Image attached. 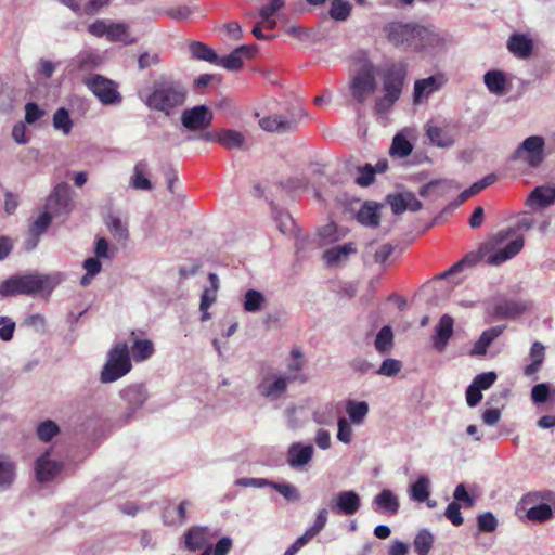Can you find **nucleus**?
Wrapping results in <instances>:
<instances>
[{
  "label": "nucleus",
  "mask_w": 555,
  "mask_h": 555,
  "mask_svg": "<svg viewBox=\"0 0 555 555\" xmlns=\"http://www.w3.org/2000/svg\"><path fill=\"white\" fill-rule=\"evenodd\" d=\"M75 67L82 72L98 68L102 64V57L90 51H82L74 59Z\"/></svg>",
  "instance_id": "38"
},
{
  "label": "nucleus",
  "mask_w": 555,
  "mask_h": 555,
  "mask_svg": "<svg viewBox=\"0 0 555 555\" xmlns=\"http://www.w3.org/2000/svg\"><path fill=\"white\" fill-rule=\"evenodd\" d=\"M405 76L406 68L404 64H395L387 69L383 79L384 95L378 98L375 103V111L378 114L388 112L399 100Z\"/></svg>",
  "instance_id": "5"
},
{
  "label": "nucleus",
  "mask_w": 555,
  "mask_h": 555,
  "mask_svg": "<svg viewBox=\"0 0 555 555\" xmlns=\"http://www.w3.org/2000/svg\"><path fill=\"white\" fill-rule=\"evenodd\" d=\"M434 545V535L428 529H422L415 535L413 547L417 555H428Z\"/></svg>",
  "instance_id": "41"
},
{
  "label": "nucleus",
  "mask_w": 555,
  "mask_h": 555,
  "mask_svg": "<svg viewBox=\"0 0 555 555\" xmlns=\"http://www.w3.org/2000/svg\"><path fill=\"white\" fill-rule=\"evenodd\" d=\"M346 412L350 423L361 425L369 414V404L365 401L349 400L346 404Z\"/></svg>",
  "instance_id": "35"
},
{
  "label": "nucleus",
  "mask_w": 555,
  "mask_h": 555,
  "mask_svg": "<svg viewBox=\"0 0 555 555\" xmlns=\"http://www.w3.org/2000/svg\"><path fill=\"white\" fill-rule=\"evenodd\" d=\"M379 206L373 202H366L358 212V221L366 227L375 228L379 224Z\"/></svg>",
  "instance_id": "32"
},
{
  "label": "nucleus",
  "mask_w": 555,
  "mask_h": 555,
  "mask_svg": "<svg viewBox=\"0 0 555 555\" xmlns=\"http://www.w3.org/2000/svg\"><path fill=\"white\" fill-rule=\"evenodd\" d=\"M250 56L251 48L248 46H241L229 55L219 57V62L216 65H221L228 70H236L243 66V59H249Z\"/></svg>",
  "instance_id": "26"
},
{
  "label": "nucleus",
  "mask_w": 555,
  "mask_h": 555,
  "mask_svg": "<svg viewBox=\"0 0 555 555\" xmlns=\"http://www.w3.org/2000/svg\"><path fill=\"white\" fill-rule=\"evenodd\" d=\"M275 491H278L283 498L291 502H297L300 499V494L298 489L291 483H280L270 481V486Z\"/></svg>",
  "instance_id": "50"
},
{
  "label": "nucleus",
  "mask_w": 555,
  "mask_h": 555,
  "mask_svg": "<svg viewBox=\"0 0 555 555\" xmlns=\"http://www.w3.org/2000/svg\"><path fill=\"white\" fill-rule=\"evenodd\" d=\"M352 75L349 89L358 103H364L376 90V68L364 51H358L352 56Z\"/></svg>",
  "instance_id": "4"
},
{
  "label": "nucleus",
  "mask_w": 555,
  "mask_h": 555,
  "mask_svg": "<svg viewBox=\"0 0 555 555\" xmlns=\"http://www.w3.org/2000/svg\"><path fill=\"white\" fill-rule=\"evenodd\" d=\"M131 370L129 350L126 344L116 345L108 353V360L101 372L103 383H113Z\"/></svg>",
  "instance_id": "7"
},
{
  "label": "nucleus",
  "mask_w": 555,
  "mask_h": 555,
  "mask_svg": "<svg viewBox=\"0 0 555 555\" xmlns=\"http://www.w3.org/2000/svg\"><path fill=\"white\" fill-rule=\"evenodd\" d=\"M60 428L53 421H44L37 427V435L42 441H50L57 433Z\"/></svg>",
  "instance_id": "52"
},
{
  "label": "nucleus",
  "mask_w": 555,
  "mask_h": 555,
  "mask_svg": "<svg viewBox=\"0 0 555 555\" xmlns=\"http://www.w3.org/2000/svg\"><path fill=\"white\" fill-rule=\"evenodd\" d=\"M218 142L229 150L243 149L245 137L236 130L227 129L218 134Z\"/></svg>",
  "instance_id": "40"
},
{
  "label": "nucleus",
  "mask_w": 555,
  "mask_h": 555,
  "mask_svg": "<svg viewBox=\"0 0 555 555\" xmlns=\"http://www.w3.org/2000/svg\"><path fill=\"white\" fill-rule=\"evenodd\" d=\"M15 331V322L8 317H0V339L9 341L12 339Z\"/></svg>",
  "instance_id": "61"
},
{
  "label": "nucleus",
  "mask_w": 555,
  "mask_h": 555,
  "mask_svg": "<svg viewBox=\"0 0 555 555\" xmlns=\"http://www.w3.org/2000/svg\"><path fill=\"white\" fill-rule=\"evenodd\" d=\"M53 127L56 130L62 131L64 134H68L72 131L73 121L66 108L60 107L56 109L53 115Z\"/></svg>",
  "instance_id": "47"
},
{
  "label": "nucleus",
  "mask_w": 555,
  "mask_h": 555,
  "mask_svg": "<svg viewBox=\"0 0 555 555\" xmlns=\"http://www.w3.org/2000/svg\"><path fill=\"white\" fill-rule=\"evenodd\" d=\"M425 130L430 143L438 147L446 149L451 147L454 144L453 135L438 126L428 122L425 126Z\"/></svg>",
  "instance_id": "28"
},
{
  "label": "nucleus",
  "mask_w": 555,
  "mask_h": 555,
  "mask_svg": "<svg viewBox=\"0 0 555 555\" xmlns=\"http://www.w3.org/2000/svg\"><path fill=\"white\" fill-rule=\"evenodd\" d=\"M405 191L396 194H389L387 196V203L390 205L395 215H400L405 211Z\"/></svg>",
  "instance_id": "57"
},
{
  "label": "nucleus",
  "mask_w": 555,
  "mask_h": 555,
  "mask_svg": "<svg viewBox=\"0 0 555 555\" xmlns=\"http://www.w3.org/2000/svg\"><path fill=\"white\" fill-rule=\"evenodd\" d=\"M461 506L456 502L450 503L444 512V516L454 525L461 526L464 521V518L461 514Z\"/></svg>",
  "instance_id": "63"
},
{
  "label": "nucleus",
  "mask_w": 555,
  "mask_h": 555,
  "mask_svg": "<svg viewBox=\"0 0 555 555\" xmlns=\"http://www.w3.org/2000/svg\"><path fill=\"white\" fill-rule=\"evenodd\" d=\"M61 281V273L52 275L40 273L14 275L0 284V294L3 297H9L34 295L43 291L51 292Z\"/></svg>",
  "instance_id": "3"
},
{
  "label": "nucleus",
  "mask_w": 555,
  "mask_h": 555,
  "mask_svg": "<svg viewBox=\"0 0 555 555\" xmlns=\"http://www.w3.org/2000/svg\"><path fill=\"white\" fill-rule=\"evenodd\" d=\"M545 158V140L541 135L526 138L513 152L511 159L521 162L530 168H538Z\"/></svg>",
  "instance_id": "8"
},
{
  "label": "nucleus",
  "mask_w": 555,
  "mask_h": 555,
  "mask_svg": "<svg viewBox=\"0 0 555 555\" xmlns=\"http://www.w3.org/2000/svg\"><path fill=\"white\" fill-rule=\"evenodd\" d=\"M531 399L534 403H545L548 400L555 402V388H552L550 384L541 383L533 386L531 390Z\"/></svg>",
  "instance_id": "44"
},
{
  "label": "nucleus",
  "mask_w": 555,
  "mask_h": 555,
  "mask_svg": "<svg viewBox=\"0 0 555 555\" xmlns=\"http://www.w3.org/2000/svg\"><path fill=\"white\" fill-rule=\"evenodd\" d=\"M106 225L116 240L125 241L128 238V229L118 217L109 215Z\"/></svg>",
  "instance_id": "49"
},
{
  "label": "nucleus",
  "mask_w": 555,
  "mask_h": 555,
  "mask_svg": "<svg viewBox=\"0 0 555 555\" xmlns=\"http://www.w3.org/2000/svg\"><path fill=\"white\" fill-rule=\"evenodd\" d=\"M357 251L356 244L350 242L344 245L334 246L323 253V259L328 267H338L345 263L351 254Z\"/></svg>",
  "instance_id": "23"
},
{
  "label": "nucleus",
  "mask_w": 555,
  "mask_h": 555,
  "mask_svg": "<svg viewBox=\"0 0 555 555\" xmlns=\"http://www.w3.org/2000/svg\"><path fill=\"white\" fill-rule=\"evenodd\" d=\"M267 301V297L262 292L248 289L242 298V306L244 311L248 313H258L266 307Z\"/></svg>",
  "instance_id": "29"
},
{
  "label": "nucleus",
  "mask_w": 555,
  "mask_h": 555,
  "mask_svg": "<svg viewBox=\"0 0 555 555\" xmlns=\"http://www.w3.org/2000/svg\"><path fill=\"white\" fill-rule=\"evenodd\" d=\"M555 203V185H540L529 194L526 205L530 208H546Z\"/></svg>",
  "instance_id": "18"
},
{
  "label": "nucleus",
  "mask_w": 555,
  "mask_h": 555,
  "mask_svg": "<svg viewBox=\"0 0 555 555\" xmlns=\"http://www.w3.org/2000/svg\"><path fill=\"white\" fill-rule=\"evenodd\" d=\"M129 185L139 191H152L153 184L149 178V164L146 160H139L130 176Z\"/></svg>",
  "instance_id": "24"
},
{
  "label": "nucleus",
  "mask_w": 555,
  "mask_h": 555,
  "mask_svg": "<svg viewBox=\"0 0 555 555\" xmlns=\"http://www.w3.org/2000/svg\"><path fill=\"white\" fill-rule=\"evenodd\" d=\"M506 47L508 51L519 60H527L533 52V41L525 34L515 33L511 35Z\"/></svg>",
  "instance_id": "19"
},
{
  "label": "nucleus",
  "mask_w": 555,
  "mask_h": 555,
  "mask_svg": "<svg viewBox=\"0 0 555 555\" xmlns=\"http://www.w3.org/2000/svg\"><path fill=\"white\" fill-rule=\"evenodd\" d=\"M529 356L531 359V363L528 364L524 370V373L526 376H532L540 371L541 365L545 358L544 346L539 341L533 343L531 346Z\"/></svg>",
  "instance_id": "33"
},
{
  "label": "nucleus",
  "mask_w": 555,
  "mask_h": 555,
  "mask_svg": "<svg viewBox=\"0 0 555 555\" xmlns=\"http://www.w3.org/2000/svg\"><path fill=\"white\" fill-rule=\"evenodd\" d=\"M535 221L532 217H530L527 212H522L517 219L514 227H509L505 230L498 232L492 236V247H496L498 245H502L505 241L516 234L518 231H529L533 228Z\"/></svg>",
  "instance_id": "20"
},
{
  "label": "nucleus",
  "mask_w": 555,
  "mask_h": 555,
  "mask_svg": "<svg viewBox=\"0 0 555 555\" xmlns=\"http://www.w3.org/2000/svg\"><path fill=\"white\" fill-rule=\"evenodd\" d=\"M109 42H120L124 46H130L137 42V39L131 36L129 25L126 23H111L107 36Z\"/></svg>",
  "instance_id": "30"
},
{
  "label": "nucleus",
  "mask_w": 555,
  "mask_h": 555,
  "mask_svg": "<svg viewBox=\"0 0 555 555\" xmlns=\"http://www.w3.org/2000/svg\"><path fill=\"white\" fill-rule=\"evenodd\" d=\"M526 516L531 521L543 522L553 516L552 507L546 503L531 506L527 509Z\"/></svg>",
  "instance_id": "46"
},
{
  "label": "nucleus",
  "mask_w": 555,
  "mask_h": 555,
  "mask_svg": "<svg viewBox=\"0 0 555 555\" xmlns=\"http://www.w3.org/2000/svg\"><path fill=\"white\" fill-rule=\"evenodd\" d=\"M189 50L193 59L206 61L215 65L219 62V56L217 53L207 44L201 41H192L190 43Z\"/></svg>",
  "instance_id": "34"
},
{
  "label": "nucleus",
  "mask_w": 555,
  "mask_h": 555,
  "mask_svg": "<svg viewBox=\"0 0 555 555\" xmlns=\"http://www.w3.org/2000/svg\"><path fill=\"white\" fill-rule=\"evenodd\" d=\"M134 361L141 362L149 359L154 353V347L151 340L137 339L131 348Z\"/></svg>",
  "instance_id": "45"
},
{
  "label": "nucleus",
  "mask_w": 555,
  "mask_h": 555,
  "mask_svg": "<svg viewBox=\"0 0 555 555\" xmlns=\"http://www.w3.org/2000/svg\"><path fill=\"white\" fill-rule=\"evenodd\" d=\"M82 82L102 105H119L122 102L118 83L109 78L100 74H90L82 79Z\"/></svg>",
  "instance_id": "6"
},
{
  "label": "nucleus",
  "mask_w": 555,
  "mask_h": 555,
  "mask_svg": "<svg viewBox=\"0 0 555 555\" xmlns=\"http://www.w3.org/2000/svg\"><path fill=\"white\" fill-rule=\"evenodd\" d=\"M526 307L524 304L516 301H507L501 306H499V313L504 318H515L516 315L522 313Z\"/></svg>",
  "instance_id": "56"
},
{
  "label": "nucleus",
  "mask_w": 555,
  "mask_h": 555,
  "mask_svg": "<svg viewBox=\"0 0 555 555\" xmlns=\"http://www.w3.org/2000/svg\"><path fill=\"white\" fill-rule=\"evenodd\" d=\"M477 526L480 531L493 532L498 527V520L491 512H486L477 516Z\"/></svg>",
  "instance_id": "55"
},
{
  "label": "nucleus",
  "mask_w": 555,
  "mask_h": 555,
  "mask_svg": "<svg viewBox=\"0 0 555 555\" xmlns=\"http://www.w3.org/2000/svg\"><path fill=\"white\" fill-rule=\"evenodd\" d=\"M214 114L206 105H197L190 109L183 111L181 115V124L191 131H201L210 127Z\"/></svg>",
  "instance_id": "11"
},
{
  "label": "nucleus",
  "mask_w": 555,
  "mask_h": 555,
  "mask_svg": "<svg viewBox=\"0 0 555 555\" xmlns=\"http://www.w3.org/2000/svg\"><path fill=\"white\" fill-rule=\"evenodd\" d=\"M385 31L391 43L409 51L435 55L444 49V39L433 25L392 22Z\"/></svg>",
  "instance_id": "1"
},
{
  "label": "nucleus",
  "mask_w": 555,
  "mask_h": 555,
  "mask_svg": "<svg viewBox=\"0 0 555 555\" xmlns=\"http://www.w3.org/2000/svg\"><path fill=\"white\" fill-rule=\"evenodd\" d=\"M337 439L346 444L350 443L353 436L350 423L345 417H340L337 422Z\"/></svg>",
  "instance_id": "59"
},
{
  "label": "nucleus",
  "mask_w": 555,
  "mask_h": 555,
  "mask_svg": "<svg viewBox=\"0 0 555 555\" xmlns=\"http://www.w3.org/2000/svg\"><path fill=\"white\" fill-rule=\"evenodd\" d=\"M289 382L291 379L287 376L269 372L262 376L257 385V391L261 397L274 401L285 395Z\"/></svg>",
  "instance_id": "10"
},
{
  "label": "nucleus",
  "mask_w": 555,
  "mask_h": 555,
  "mask_svg": "<svg viewBox=\"0 0 555 555\" xmlns=\"http://www.w3.org/2000/svg\"><path fill=\"white\" fill-rule=\"evenodd\" d=\"M375 349L379 354H388L393 348V333L389 325L383 326L374 341Z\"/></svg>",
  "instance_id": "37"
},
{
  "label": "nucleus",
  "mask_w": 555,
  "mask_h": 555,
  "mask_svg": "<svg viewBox=\"0 0 555 555\" xmlns=\"http://www.w3.org/2000/svg\"><path fill=\"white\" fill-rule=\"evenodd\" d=\"M285 5L284 0H269V3L262 5L259 10V15L263 21H269L273 14L283 9Z\"/></svg>",
  "instance_id": "60"
},
{
  "label": "nucleus",
  "mask_w": 555,
  "mask_h": 555,
  "mask_svg": "<svg viewBox=\"0 0 555 555\" xmlns=\"http://www.w3.org/2000/svg\"><path fill=\"white\" fill-rule=\"evenodd\" d=\"M351 12V5L348 1L333 0L330 9V16L335 21H345Z\"/></svg>",
  "instance_id": "48"
},
{
  "label": "nucleus",
  "mask_w": 555,
  "mask_h": 555,
  "mask_svg": "<svg viewBox=\"0 0 555 555\" xmlns=\"http://www.w3.org/2000/svg\"><path fill=\"white\" fill-rule=\"evenodd\" d=\"M119 395L126 403L125 412L121 415L124 423H128L133 418L149 399L147 390L143 384L129 385Z\"/></svg>",
  "instance_id": "9"
},
{
  "label": "nucleus",
  "mask_w": 555,
  "mask_h": 555,
  "mask_svg": "<svg viewBox=\"0 0 555 555\" xmlns=\"http://www.w3.org/2000/svg\"><path fill=\"white\" fill-rule=\"evenodd\" d=\"M188 93L186 86L180 79L170 75H159L141 99L150 109L170 116L185 104Z\"/></svg>",
  "instance_id": "2"
},
{
  "label": "nucleus",
  "mask_w": 555,
  "mask_h": 555,
  "mask_svg": "<svg viewBox=\"0 0 555 555\" xmlns=\"http://www.w3.org/2000/svg\"><path fill=\"white\" fill-rule=\"evenodd\" d=\"M52 217L49 212H42L30 225V235L40 236L51 224Z\"/></svg>",
  "instance_id": "54"
},
{
  "label": "nucleus",
  "mask_w": 555,
  "mask_h": 555,
  "mask_svg": "<svg viewBox=\"0 0 555 555\" xmlns=\"http://www.w3.org/2000/svg\"><path fill=\"white\" fill-rule=\"evenodd\" d=\"M360 176L356 179L357 184L361 186H369L374 182L376 170L373 166L366 164L364 167L359 169Z\"/></svg>",
  "instance_id": "62"
},
{
  "label": "nucleus",
  "mask_w": 555,
  "mask_h": 555,
  "mask_svg": "<svg viewBox=\"0 0 555 555\" xmlns=\"http://www.w3.org/2000/svg\"><path fill=\"white\" fill-rule=\"evenodd\" d=\"M483 82L490 93L503 95L507 90L506 74L499 69L488 70L483 75Z\"/></svg>",
  "instance_id": "25"
},
{
  "label": "nucleus",
  "mask_w": 555,
  "mask_h": 555,
  "mask_svg": "<svg viewBox=\"0 0 555 555\" xmlns=\"http://www.w3.org/2000/svg\"><path fill=\"white\" fill-rule=\"evenodd\" d=\"M440 83L434 76L417 80L414 85V102L420 103L423 99H426L429 94L437 91Z\"/></svg>",
  "instance_id": "36"
},
{
  "label": "nucleus",
  "mask_w": 555,
  "mask_h": 555,
  "mask_svg": "<svg viewBox=\"0 0 555 555\" xmlns=\"http://www.w3.org/2000/svg\"><path fill=\"white\" fill-rule=\"evenodd\" d=\"M402 369L401 361L392 358L385 359L379 369L376 371L377 374L392 377L396 376Z\"/></svg>",
  "instance_id": "51"
},
{
  "label": "nucleus",
  "mask_w": 555,
  "mask_h": 555,
  "mask_svg": "<svg viewBox=\"0 0 555 555\" xmlns=\"http://www.w3.org/2000/svg\"><path fill=\"white\" fill-rule=\"evenodd\" d=\"M259 125L266 131L286 133L294 132L298 127V121L294 118L288 119L283 115H273L260 119Z\"/></svg>",
  "instance_id": "21"
},
{
  "label": "nucleus",
  "mask_w": 555,
  "mask_h": 555,
  "mask_svg": "<svg viewBox=\"0 0 555 555\" xmlns=\"http://www.w3.org/2000/svg\"><path fill=\"white\" fill-rule=\"evenodd\" d=\"M430 481L426 476H421L411 486L410 496L416 502H425L429 496Z\"/></svg>",
  "instance_id": "43"
},
{
  "label": "nucleus",
  "mask_w": 555,
  "mask_h": 555,
  "mask_svg": "<svg viewBox=\"0 0 555 555\" xmlns=\"http://www.w3.org/2000/svg\"><path fill=\"white\" fill-rule=\"evenodd\" d=\"M372 505L376 512L390 516L396 515L400 507L398 496L389 489H384L375 495Z\"/></svg>",
  "instance_id": "22"
},
{
  "label": "nucleus",
  "mask_w": 555,
  "mask_h": 555,
  "mask_svg": "<svg viewBox=\"0 0 555 555\" xmlns=\"http://www.w3.org/2000/svg\"><path fill=\"white\" fill-rule=\"evenodd\" d=\"M314 449L311 444H301L294 442L287 451V464L293 469H300L306 466L313 457Z\"/></svg>",
  "instance_id": "16"
},
{
  "label": "nucleus",
  "mask_w": 555,
  "mask_h": 555,
  "mask_svg": "<svg viewBox=\"0 0 555 555\" xmlns=\"http://www.w3.org/2000/svg\"><path fill=\"white\" fill-rule=\"evenodd\" d=\"M496 379V374L494 372H487L478 374L472 384L477 386L480 390H486L490 388Z\"/></svg>",
  "instance_id": "64"
},
{
  "label": "nucleus",
  "mask_w": 555,
  "mask_h": 555,
  "mask_svg": "<svg viewBox=\"0 0 555 555\" xmlns=\"http://www.w3.org/2000/svg\"><path fill=\"white\" fill-rule=\"evenodd\" d=\"M361 507V498L353 490L338 492L330 502L332 512L344 515H354Z\"/></svg>",
  "instance_id": "12"
},
{
  "label": "nucleus",
  "mask_w": 555,
  "mask_h": 555,
  "mask_svg": "<svg viewBox=\"0 0 555 555\" xmlns=\"http://www.w3.org/2000/svg\"><path fill=\"white\" fill-rule=\"evenodd\" d=\"M491 243H492V238L487 243L485 244V246H482L480 249H479V253L477 254H474V253H470V254H467L463 259H461L460 261H457L456 263H454L452 267H451V271H462L464 268L466 267H474L475 264L478 263V261L483 258V257H488V249H494L495 247H492L491 246Z\"/></svg>",
  "instance_id": "39"
},
{
  "label": "nucleus",
  "mask_w": 555,
  "mask_h": 555,
  "mask_svg": "<svg viewBox=\"0 0 555 555\" xmlns=\"http://www.w3.org/2000/svg\"><path fill=\"white\" fill-rule=\"evenodd\" d=\"M454 320L449 314H443L437 325L435 326V334L433 336L434 348L442 352L444 351L449 339L453 334Z\"/></svg>",
  "instance_id": "17"
},
{
  "label": "nucleus",
  "mask_w": 555,
  "mask_h": 555,
  "mask_svg": "<svg viewBox=\"0 0 555 555\" xmlns=\"http://www.w3.org/2000/svg\"><path fill=\"white\" fill-rule=\"evenodd\" d=\"M69 185L66 182L59 183L47 199V208L55 214H68L70 210Z\"/></svg>",
  "instance_id": "14"
},
{
  "label": "nucleus",
  "mask_w": 555,
  "mask_h": 555,
  "mask_svg": "<svg viewBox=\"0 0 555 555\" xmlns=\"http://www.w3.org/2000/svg\"><path fill=\"white\" fill-rule=\"evenodd\" d=\"M184 537L186 548L197 551L208 543V529L206 527H193L188 530Z\"/></svg>",
  "instance_id": "31"
},
{
  "label": "nucleus",
  "mask_w": 555,
  "mask_h": 555,
  "mask_svg": "<svg viewBox=\"0 0 555 555\" xmlns=\"http://www.w3.org/2000/svg\"><path fill=\"white\" fill-rule=\"evenodd\" d=\"M433 184H437L433 188L434 197H442L452 191L459 190L460 185L453 180H434Z\"/></svg>",
  "instance_id": "53"
},
{
  "label": "nucleus",
  "mask_w": 555,
  "mask_h": 555,
  "mask_svg": "<svg viewBox=\"0 0 555 555\" xmlns=\"http://www.w3.org/2000/svg\"><path fill=\"white\" fill-rule=\"evenodd\" d=\"M504 328V325H498L483 331L479 339L475 343L473 349L470 350V354L485 356L487 353V348L495 338H498L503 333Z\"/></svg>",
  "instance_id": "27"
},
{
  "label": "nucleus",
  "mask_w": 555,
  "mask_h": 555,
  "mask_svg": "<svg viewBox=\"0 0 555 555\" xmlns=\"http://www.w3.org/2000/svg\"><path fill=\"white\" fill-rule=\"evenodd\" d=\"M14 479V465L9 461H0V487H9Z\"/></svg>",
  "instance_id": "58"
},
{
  "label": "nucleus",
  "mask_w": 555,
  "mask_h": 555,
  "mask_svg": "<svg viewBox=\"0 0 555 555\" xmlns=\"http://www.w3.org/2000/svg\"><path fill=\"white\" fill-rule=\"evenodd\" d=\"M524 237L518 236L502 248L501 245H498L494 249H488L487 263L491 266L502 264L518 255L524 248Z\"/></svg>",
  "instance_id": "13"
},
{
  "label": "nucleus",
  "mask_w": 555,
  "mask_h": 555,
  "mask_svg": "<svg viewBox=\"0 0 555 555\" xmlns=\"http://www.w3.org/2000/svg\"><path fill=\"white\" fill-rule=\"evenodd\" d=\"M412 150L413 145L411 142L402 133H397L392 139L389 152L391 156L403 158L409 156Z\"/></svg>",
  "instance_id": "42"
},
{
  "label": "nucleus",
  "mask_w": 555,
  "mask_h": 555,
  "mask_svg": "<svg viewBox=\"0 0 555 555\" xmlns=\"http://www.w3.org/2000/svg\"><path fill=\"white\" fill-rule=\"evenodd\" d=\"M63 464L50 459V450L41 454L35 466L36 478L39 482L51 481L56 475L61 473Z\"/></svg>",
  "instance_id": "15"
}]
</instances>
